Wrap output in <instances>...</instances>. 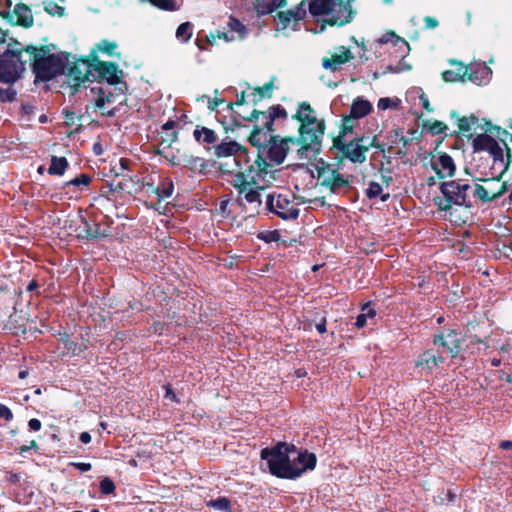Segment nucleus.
<instances>
[{"instance_id": "obj_1", "label": "nucleus", "mask_w": 512, "mask_h": 512, "mask_svg": "<svg viewBox=\"0 0 512 512\" xmlns=\"http://www.w3.org/2000/svg\"><path fill=\"white\" fill-rule=\"evenodd\" d=\"M261 458L267 461L272 475L283 479H296L316 466V456L299 451L293 444L279 442L261 450Z\"/></svg>"}, {"instance_id": "obj_2", "label": "nucleus", "mask_w": 512, "mask_h": 512, "mask_svg": "<svg viewBox=\"0 0 512 512\" xmlns=\"http://www.w3.org/2000/svg\"><path fill=\"white\" fill-rule=\"evenodd\" d=\"M268 167L266 159L259 153L253 164L236 175L234 187L238 192L237 202L246 211L259 213L262 205L261 192L265 188L259 186L258 181L268 173Z\"/></svg>"}, {"instance_id": "obj_3", "label": "nucleus", "mask_w": 512, "mask_h": 512, "mask_svg": "<svg viewBox=\"0 0 512 512\" xmlns=\"http://www.w3.org/2000/svg\"><path fill=\"white\" fill-rule=\"evenodd\" d=\"M300 122L299 137L297 143L300 145L298 153L302 159H312L320 152L321 142L325 132L324 120H319L316 111L307 102L299 104L293 116Z\"/></svg>"}, {"instance_id": "obj_4", "label": "nucleus", "mask_w": 512, "mask_h": 512, "mask_svg": "<svg viewBox=\"0 0 512 512\" xmlns=\"http://www.w3.org/2000/svg\"><path fill=\"white\" fill-rule=\"evenodd\" d=\"M26 51L33 55V73L36 81H50L63 74L68 66L67 53L46 55L45 50L28 46Z\"/></svg>"}, {"instance_id": "obj_5", "label": "nucleus", "mask_w": 512, "mask_h": 512, "mask_svg": "<svg viewBox=\"0 0 512 512\" xmlns=\"http://www.w3.org/2000/svg\"><path fill=\"white\" fill-rule=\"evenodd\" d=\"M440 191L443 197L435 198L434 201L441 211H447L451 209L453 205L465 206L467 208L472 206L469 196L471 185L466 180L458 179L442 182Z\"/></svg>"}, {"instance_id": "obj_6", "label": "nucleus", "mask_w": 512, "mask_h": 512, "mask_svg": "<svg viewBox=\"0 0 512 512\" xmlns=\"http://www.w3.org/2000/svg\"><path fill=\"white\" fill-rule=\"evenodd\" d=\"M366 140L368 138L365 136H357L349 141L342 139V137H337L334 140V146L351 162L359 164L366 161V153L370 147L377 148L382 153L390 151V147L387 148L385 144L378 142L377 136H373L368 145L364 144Z\"/></svg>"}, {"instance_id": "obj_7", "label": "nucleus", "mask_w": 512, "mask_h": 512, "mask_svg": "<svg viewBox=\"0 0 512 512\" xmlns=\"http://www.w3.org/2000/svg\"><path fill=\"white\" fill-rule=\"evenodd\" d=\"M309 12L313 16H330L331 24L337 25H344L352 19V11L344 0H311Z\"/></svg>"}, {"instance_id": "obj_8", "label": "nucleus", "mask_w": 512, "mask_h": 512, "mask_svg": "<svg viewBox=\"0 0 512 512\" xmlns=\"http://www.w3.org/2000/svg\"><path fill=\"white\" fill-rule=\"evenodd\" d=\"M265 208L283 220H295L300 210L294 197L288 194L272 193L266 197Z\"/></svg>"}, {"instance_id": "obj_9", "label": "nucleus", "mask_w": 512, "mask_h": 512, "mask_svg": "<svg viewBox=\"0 0 512 512\" xmlns=\"http://www.w3.org/2000/svg\"><path fill=\"white\" fill-rule=\"evenodd\" d=\"M317 179L332 193L338 194L350 188V182L333 165L320 160L316 164Z\"/></svg>"}, {"instance_id": "obj_10", "label": "nucleus", "mask_w": 512, "mask_h": 512, "mask_svg": "<svg viewBox=\"0 0 512 512\" xmlns=\"http://www.w3.org/2000/svg\"><path fill=\"white\" fill-rule=\"evenodd\" d=\"M25 71L20 51L6 50L0 54V82L15 83Z\"/></svg>"}, {"instance_id": "obj_11", "label": "nucleus", "mask_w": 512, "mask_h": 512, "mask_svg": "<svg viewBox=\"0 0 512 512\" xmlns=\"http://www.w3.org/2000/svg\"><path fill=\"white\" fill-rule=\"evenodd\" d=\"M11 6V0H0V15L3 19H6L11 24L20 25L25 28L33 25L32 12L27 5L22 3L15 5L12 13L9 11Z\"/></svg>"}, {"instance_id": "obj_12", "label": "nucleus", "mask_w": 512, "mask_h": 512, "mask_svg": "<svg viewBox=\"0 0 512 512\" xmlns=\"http://www.w3.org/2000/svg\"><path fill=\"white\" fill-rule=\"evenodd\" d=\"M66 70L68 82L74 89H77L81 83L95 80L94 64L88 60L80 59L74 62L68 60Z\"/></svg>"}, {"instance_id": "obj_13", "label": "nucleus", "mask_w": 512, "mask_h": 512, "mask_svg": "<svg viewBox=\"0 0 512 512\" xmlns=\"http://www.w3.org/2000/svg\"><path fill=\"white\" fill-rule=\"evenodd\" d=\"M475 151H487L493 158V167L504 166L503 149L499 143L490 135L479 134L473 139Z\"/></svg>"}, {"instance_id": "obj_14", "label": "nucleus", "mask_w": 512, "mask_h": 512, "mask_svg": "<svg viewBox=\"0 0 512 512\" xmlns=\"http://www.w3.org/2000/svg\"><path fill=\"white\" fill-rule=\"evenodd\" d=\"M286 117V110L281 105H274L270 107L266 112L254 109L249 117H243V119L248 121L261 122L264 126L268 127V129H271V127L273 128L275 119H285Z\"/></svg>"}, {"instance_id": "obj_15", "label": "nucleus", "mask_w": 512, "mask_h": 512, "mask_svg": "<svg viewBox=\"0 0 512 512\" xmlns=\"http://www.w3.org/2000/svg\"><path fill=\"white\" fill-rule=\"evenodd\" d=\"M463 340V336L460 332L456 330H448L446 333L436 335L433 343L435 345L443 346L452 357H456L460 352Z\"/></svg>"}, {"instance_id": "obj_16", "label": "nucleus", "mask_w": 512, "mask_h": 512, "mask_svg": "<svg viewBox=\"0 0 512 512\" xmlns=\"http://www.w3.org/2000/svg\"><path fill=\"white\" fill-rule=\"evenodd\" d=\"M444 361L443 357L433 349H427L419 355L415 362L416 368L421 374L428 375Z\"/></svg>"}, {"instance_id": "obj_17", "label": "nucleus", "mask_w": 512, "mask_h": 512, "mask_svg": "<svg viewBox=\"0 0 512 512\" xmlns=\"http://www.w3.org/2000/svg\"><path fill=\"white\" fill-rule=\"evenodd\" d=\"M95 80H105L108 84H118L120 77L118 67L111 62H97L94 64Z\"/></svg>"}, {"instance_id": "obj_18", "label": "nucleus", "mask_w": 512, "mask_h": 512, "mask_svg": "<svg viewBox=\"0 0 512 512\" xmlns=\"http://www.w3.org/2000/svg\"><path fill=\"white\" fill-rule=\"evenodd\" d=\"M267 157L268 159L279 165L281 164L288 152V140H279L277 136H275L270 143L266 146Z\"/></svg>"}, {"instance_id": "obj_19", "label": "nucleus", "mask_w": 512, "mask_h": 512, "mask_svg": "<svg viewBox=\"0 0 512 512\" xmlns=\"http://www.w3.org/2000/svg\"><path fill=\"white\" fill-rule=\"evenodd\" d=\"M273 128L268 129V127L264 126L261 122H257L254 126V129L249 137V142L251 145L257 147L259 150L263 148L266 149V146L270 143V141L275 137L271 135Z\"/></svg>"}, {"instance_id": "obj_20", "label": "nucleus", "mask_w": 512, "mask_h": 512, "mask_svg": "<svg viewBox=\"0 0 512 512\" xmlns=\"http://www.w3.org/2000/svg\"><path fill=\"white\" fill-rule=\"evenodd\" d=\"M461 70H463L466 80L479 85L488 81L489 75L492 73L491 69L484 64L461 66Z\"/></svg>"}, {"instance_id": "obj_21", "label": "nucleus", "mask_w": 512, "mask_h": 512, "mask_svg": "<svg viewBox=\"0 0 512 512\" xmlns=\"http://www.w3.org/2000/svg\"><path fill=\"white\" fill-rule=\"evenodd\" d=\"M351 58V51L344 46H340L338 51L330 58H323L322 66L327 70L336 71L341 65L347 63Z\"/></svg>"}, {"instance_id": "obj_22", "label": "nucleus", "mask_w": 512, "mask_h": 512, "mask_svg": "<svg viewBox=\"0 0 512 512\" xmlns=\"http://www.w3.org/2000/svg\"><path fill=\"white\" fill-rule=\"evenodd\" d=\"M306 15L305 2L302 1L295 9L279 12L277 15L279 24L283 29L290 26L291 22H298Z\"/></svg>"}, {"instance_id": "obj_23", "label": "nucleus", "mask_w": 512, "mask_h": 512, "mask_svg": "<svg viewBox=\"0 0 512 512\" xmlns=\"http://www.w3.org/2000/svg\"><path fill=\"white\" fill-rule=\"evenodd\" d=\"M435 169L440 177L453 176L455 172V164L452 157L446 153L439 156L438 162L435 164Z\"/></svg>"}, {"instance_id": "obj_24", "label": "nucleus", "mask_w": 512, "mask_h": 512, "mask_svg": "<svg viewBox=\"0 0 512 512\" xmlns=\"http://www.w3.org/2000/svg\"><path fill=\"white\" fill-rule=\"evenodd\" d=\"M371 111H372V104L368 100H366L362 97H357L356 99H354V101L351 104V108H350V114L353 117H355L357 120L365 117Z\"/></svg>"}, {"instance_id": "obj_25", "label": "nucleus", "mask_w": 512, "mask_h": 512, "mask_svg": "<svg viewBox=\"0 0 512 512\" xmlns=\"http://www.w3.org/2000/svg\"><path fill=\"white\" fill-rule=\"evenodd\" d=\"M286 0H256L255 8L258 14H270L276 9L283 7Z\"/></svg>"}, {"instance_id": "obj_26", "label": "nucleus", "mask_w": 512, "mask_h": 512, "mask_svg": "<svg viewBox=\"0 0 512 512\" xmlns=\"http://www.w3.org/2000/svg\"><path fill=\"white\" fill-rule=\"evenodd\" d=\"M474 198L479 199L481 202L486 203L499 198V193L488 191L485 184L476 183L474 187H471L470 191Z\"/></svg>"}, {"instance_id": "obj_27", "label": "nucleus", "mask_w": 512, "mask_h": 512, "mask_svg": "<svg viewBox=\"0 0 512 512\" xmlns=\"http://www.w3.org/2000/svg\"><path fill=\"white\" fill-rule=\"evenodd\" d=\"M195 140L203 144H214L217 141V135L214 130L207 127L197 126L193 132Z\"/></svg>"}, {"instance_id": "obj_28", "label": "nucleus", "mask_w": 512, "mask_h": 512, "mask_svg": "<svg viewBox=\"0 0 512 512\" xmlns=\"http://www.w3.org/2000/svg\"><path fill=\"white\" fill-rule=\"evenodd\" d=\"M68 166L69 163L65 157L52 156L50 166L48 168V173L50 175L62 176Z\"/></svg>"}, {"instance_id": "obj_29", "label": "nucleus", "mask_w": 512, "mask_h": 512, "mask_svg": "<svg viewBox=\"0 0 512 512\" xmlns=\"http://www.w3.org/2000/svg\"><path fill=\"white\" fill-rule=\"evenodd\" d=\"M451 118H455L457 120L458 129L462 133L470 132L473 126L478 122V118L475 117L474 115H471L469 117H459V115L455 111L451 112Z\"/></svg>"}, {"instance_id": "obj_30", "label": "nucleus", "mask_w": 512, "mask_h": 512, "mask_svg": "<svg viewBox=\"0 0 512 512\" xmlns=\"http://www.w3.org/2000/svg\"><path fill=\"white\" fill-rule=\"evenodd\" d=\"M241 149V146L235 142H225L217 145L215 147V154L217 157H227L237 154V152Z\"/></svg>"}, {"instance_id": "obj_31", "label": "nucleus", "mask_w": 512, "mask_h": 512, "mask_svg": "<svg viewBox=\"0 0 512 512\" xmlns=\"http://www.w3.org/2000/svg\"><path fill=\"white\" fill-rule=\"evenodd\" d=\"M174 192V184L172 180L164 179L157 188L154 189V193L158 196L159 200L166 199L172 196Z\"/></svg>"}, {"instance_id": "obj_32", "label": "nucleus", "mask_w": 512, "mask_h": 512, "mask_svg": "<svg viewBox=\"0 0 512 512\" xmlns=\"http://www.w3.org/2000/svg\"><path fill=\"white\" fill-rule=\"evenodd\" d=\"M193 35V24L190 22L181 23L176 29L175 37L181 43H187Z\"/></svg>"}, {"instance_id": "obj_33", "label": "nucleus", "mask_w": 512, "mask_h": 512, "mask_svg": "<svg viewBox=\"0 0 512 512\" xmlns=\"http://www.w3.org/2000/svg\"><path fill=\"white\" fill-rule=\"evenodd\" d=\"M382 186L375 182V181H371L369 183V186L368 188L366 189V196L369 198V199H374V198H377V197H380L381 200L383 202L387 201L390 197V194L389 193H386V194H382Z\"/></svg>"}, {"instance_id": "obj_34", "label": "nucleus", "mask_w": 512, "mask_h": 512, "mask_svg": "<svg viewBox=\"0 0 512 512\" xmlns=\"http://www.w3.org/2000/svg\"><path fill=\"white\" fill-rule=\"evenodd\" d=\"M141 2H149L152 6L164 11H178L180 5L176 0H140Z\"/></svg>"}, {"instance_id": "obj_35", "label": "nucleus", "mask_w": 512, "mask_h": 512, "mask_svg": "<svg viewBox=\"0 0 512 512\" xmlns=\"http://www.w3.org/2000/svg\"><path fill=\"white\" fill-rule=\"evenodd\" d=\"M91 182V177L87 174H80L72 180H69L64 183L63 188L73 186L77 191H83L84 188H87Z\"/></svg>"}, {"instance_id": "obj_36", "label": "nucleus", "mask_w": 512, "mask_h": 512, "mask_svg": "<svg viewBox=\"0 0 512 512\" xmlns=\"http://www.w3.org/2000/svg\"><path fill=\"white\" fill-rule=\"evenodd\" d=\"M484 184L488 191L499 193V197H501L506 190L505 184H501L498 177L485 179Z\"/></svg>"}, {"instance_id": "obj_37", "label": "nucleus", "mask_w": 512, "mask_h": 512, "mask_svg": "<svg viewBox=\"0 0 512 512\" xmlns=\"http://www.w3.org/2000/svg\"><path fill=\"white\" fill-rule=\"evenodd\" d=\"M356 121L357 119L353 117L351 114L344 116L342 119L341 132L338 137H342V139H345L348 133H352Z\"/></svg>"}, {"instance_id": "obj_38", "label": "nucleus", "mask_w": 512, "mask_h": 512, "mask_svg": "<svg viewBox=\"0 0 512 512\" xmlns=\"http://www.w3.org/2000/svg\"><path fill=\"white\" fill-rule=\"evenodd\" d=\"M443 80L446 82H456V81H465V74H463V70H461V66L457 69V71L446 70L442 73Z\"/></svg>"}, {"instance_id": "obj_39", "label": "nucleus", "mask_w": 512, "mask_h": 512, "mask_svg": "<svg viewBox=\"0 0 512 512\" xmlns=\"http://www.w3.org/2000/svg\"><path fill=\"white\" fill-rule=\"evenodd\" d=\"M176 122L173 120H168L166 123L162 125V130L167 132V138L163 141H168L169 143H173L178 138V133L174 130Z\"/></svg>"}, {"instance_id": "obj_40", "label": "nucleus", "mask_w": 512, "mask_h": 512, "mask_svg": "<svg viewBox=\"0 0 512 512\" xmlns=\"http://www.w3.org/2000/svg\"><path fill=\"white\" fill-rule=\"evenodd\" d=\"M428 130L432 135H448L449 127L445 123L435 120L428 126Z\"/></svg>"}, {"instance_id": "obj_41", "label": "nucleus", "mask_w": 512, "mask_h": 512, "mask_svg": "<svg viewBox=\"0 0 512 512\" xmlns=\"http://www.w3.org/2000/svg\"><path fill=\"white\" fill-rule=\"evenodd\" d=\"M207 505L217 510L228 511L230 509V500L226 497H218L217 499L210 500Z\"/></svg>"}, {"instance_id": "obj_42", "label": "nucleus", "mask_w": 512, "mask_h": 512, "mask_svg": "<svg viewBox=\"0 0 512 512\" xmlns=\"http://www.w3.org/2000/svg\"><path fill=\"white\" fill-rule=\"evenodd\" d=\"M280 237L277 230L264 231L258 234V238L268 244L279 241Z\"/></svg>"}, {"instance_id": "obj_43", "label": "nucleus", "mask_w": 512, "mask_h": 512, "mask_svg": "<svg viewBox=\"0 0 512 512\" xmlns=\"http://www.w3.org/2000/svg\"><path fill=\"white\" fill-rule=\"evenodd\" d=\"M16 90L12 87L0 88V102L10 103L16 99Z\"/></svg>"}, {"instance_id": "obj_44", "label": "nucleus", "mask_w": 512, "mask_h": 512, "mask_svg": "<svg viewBox=\"0 0 512 512\" xmlns=\"http://www.w3.org/2000/svg\"><path fill=\"white\" fill-rule=\"evenodd\" d=\"M99 488L102 494L109 495L114 493L116 486L112 479H110L109 477H105L100 481Z\"/></svg>"}, {"instance_id": "obj_45", "label": "nucleus", "mask_w": 512, "mask_h": 512, "mask_svg": "<svg viewBox=\"0 0 512 512\" xmlns=\"http://www.w3.org/2000/svg\"><path fill=\"white\" fill-rule=\"evenodd\" d=\"M228 26L232 31L237 32L241 37L246 33V27L236 18L230 17Z\"/></svg>"}, {"instance_id": "obj_46", "label": "nucleus", "mask_w": 512, "mask_h": 512, "mask_svg": "<svg viewBox=\"0 0 512 512\" xmlns=\"http://www.w3.org/2000/svg\"><path fill=\"white\" fill-rule=\"evenodd\" d=\"M112 101H113V94L112 93L105 94V92L102 89H100V94H99L98 98L96 99L95 105L97 108L103 109L106 103H112Z\"/></svg>"}, {"instance_id": "obj_47", "label": "nucleus", "mask_w": 512, "mask_h": 512, "mask_svg": "<svg viewBox=\"0 0 512 512\" xmlns=\"http://www.w3.org/2000/svg\"><path fill=\"white\" fill-rule=\"evenodd\" d=\"M97 47L99 51L112 55L114 50L117 48V44L108 40H102Z\"/></svg>"}, {"instance_id": "obj_48", "label": "nucleus", "mask_w": 512, "mask_h": 512, "mask_svg": "<svg viewBox=\"0 0 512 512\" xmlns=\"http://www.w3.org/2000/svg\"><path fill=\"white\" fill-rule=\"evenodd\" d=\"M393 40H394V45L401 43L403 46H405L407 48L409 47L408 43L404 39H401L400 37L395 35L393 32L387 33L385 36H383L381 38V42H383V43H388L389 41H393Z\"/></svg>"}, {"instance_id": "obj_49", "label": "nucleus", "mask_w": 512, "mask_h": 512, "mask_svg": "<svg viewBox=\"0 0 512 512\" xmlns=\"http://www.w3.org/2000/svg\"><path fill=\"white\" fill-rule=\"evenodd\" d=\"M85 226L88 237L99 238L104 236V234L100 232L99 226L97 224L91 226L88 223H85Z\"/></svg>"}, {"instance_id": "obj_50", "label": "nucleus", "mask_w": 512, "mask_h": 512, "mask_svg": "<svg viewBox=\"0 0 512 512\" xmlns=\"http://www.w3.org/2000/svg\"><path fill=\"white\" fill-rule=\"evenodd\" d=\"M272 89H273V83L269 82V83H266L263 87L256 88L255 91L259 94V97L262 98L265 96L270 97Z\"/></svg>"}, {"instance_id": "obj_51", "label": "nucleus", "mask_w": 512, "mask_h": 512, "mask_svg": "<svg viewBox=\"0 0 512 512\" xmlns=\"http://www.w3.org/2000/svg\"><path fill=\"white\" fill-rule=\"evenodd\" d=\"M3 418L6 421H11L13 419V413L9 407L0 403V419Z\"/></svg>"}, {"instance_id": "obj_52", "label": "nucleus", "mask_w": 512, "mask_h": 512, "mask_svg": "<svg viewBox=\"0 0 512 512\" xmlns=\"http://www.w3.org/2000/svg\"><path fill=\"white\" fill-rule=\"evenodd\" d=\"M394 105V102L391 98L384 97L380 98L377 104L378 109L380 110H386L391 108Z\"/></svg>"}, {"instance_id": "obj_53", "label": "nucleus", "mask_w": 512, "mask_h": 512, "mask_svg": "<svg viewBox=\"0 0 512 512\" xmlns=\"http://www.w3.org/2000/svg\"><path fill=\"white\" fill-rule=\"evenodd\" d=\"M69 465L80 470L81 472H88L92 468V465L90 463L85 462H71Z\"/></svg>"}, {"instance_id": "obj_54", "label": "nucleus", "mask_w": 512, "mask_h": 512, "mask_svg": "<svg viewBox=\"0 0 512 512\" xmlns=\"http://www.w3.org/2000/svg\"><path fill=\"white\" fill-rule=\"evenodd\" d=\"M420 91H421V93L419 95V99L421 101L422 107L426 111L431 112L432 108H431V105H430L428 97L426 96V94L421 89H420Z\"/></svg>"}, {"instance_id": "obj_55", "label": "nucleus", "mask_w": 512, "mask_h": 512, "mask_svg": "<svg viewBox=\"0 0 512 512\" xmlns=\"http://www.w3.org/2000/svg\"><path fill=\"white\" fill-rule=\"evenodd\" d=\"M50 6L52 7L51 9L46 7V11L49 12L50 14H58L59 16H62L63 13H64V8L61 7V6H58L57 4H50Z\"/></svg>"}, {"instance_id": "obj_56", "label": "nucleus", "mask_w": 512, "mask_h": 512, "mask_svg": "<svg viewBox=\"0 0 512 512\" xmlns=\"http://www.w3.org/2000/svg\"><path fill=\"white\" fill-rule=\"evenodd\" d=\"M28 426L32 431H39L42 427V423L39 419L32 418L29 420Z\"/></svg>"}, {"instance_id": "obj_57", "label": "nucleus", "mask_w": 512, "mask_h": 512, "mask_svg": "<svg viewBox=\"0 0 512 512\" xmlns=\"http://www.w3.org/2000/svg\"><path fill=\"white\" fill-rule=\"evenodd\" d=\"M424 23H425L426 28H429V29H434L438 26V21L435 18L430 17V16H426L424 18Z\"/></svg>"}, {"instance_id": "obj_58", "label": "nucleus", "mask_w": 512, "mask_h": 512, "mask_svg": "<svg viewBox=\"0 0 512 512\" xmlns=\"http://www.w3.org/2000/svg\"><path fill=\"white\" fill-rule=\"evenodd\" d=\"M164 388H165V391H166L165 398L170 399V400L175 401V402H178L177 396L174 393V391L171 388V386L170 385H165Z\"/></svg>"}, {"instance_id": "obj_59", "label": "nucleus", "mask_w": 512, "mask_h": 512, "mask_svg": "<svg viewBox=\"0 0 512 512\" xmlns=\"http://www.w3.org/2000/svg\"><path fill=\"white\" fill-rule=\"evenodd\" d=\"M367 317L364 314H359L356 318L355 326L357 328H363L367 323Z\"/></svg>"}, {"instance_id": "obj_60", "label": "nucleus", "mask_w": 512, "mask_h": 512, "mask_svg": "<svg viewBox=\"0 0 512 512\" xmlns=\"http://www.w3.org/2000/svg\"><path fill=\"white\" fill-rule=\"evenodd\" d=\"M79 440L83 444H88L91 442V435L88 432H82L79 436Z\"/></svg>"}, {"instance_id": "obj_61", "label": "nucleus", "mask_w": 512, "mask_h": 512, "mask_svg": "<svg viewBox=\"0 0 512 512\" xmlns=\"http://www.w3.org/2000/svg\"><path fill=\"white\" fill-rule=\"evenodd\" d=\"M316 329L320 334H323L326 332V320L323 319L320 323L316 325Z\"/></svg>"}, {"instance_id": "obj_62", "label": "nucleus", "mask_w": 512, "mask_h": 512, "mask_svg": "<svg viewBox=\"0 0 512 512\" xmlns=\"http://www.w3.org/2000/svg\"><path fill=\"white\" fill-rule=\"evenodd\" d=\"M499 447L503 450H509V449H512V441L510 440H505V441H502L499 445Z\"/></svg>"}, {"instance_id": "obj_63", "label": "nucleus", "mask_w": 512, "mask_h": 512, "mask_svg": "<svg viewBox=\"0 0 512 512\" xmlns=\"http://www.w3.org/2000/svg\"><path fill=\"white\" fill-rule=\"evenodd\" d=\"M387 69L392 73H399L401 71H404V68H401L400 64H397L396 66L389 65Z\"/></svg>"}, {"instance_id": "obj_64", "label": "nucleus", "mask_w": 512, "mask_h": 512, "mask_svg": "<svg viewBox=\"0 0 512 512\" xmlns=\"http://www.w3.org/2000/svg\"><path fill=\"white\" fill-rule=\"evenodd\" d=\"M446 495L448 502H453L457 496V494L452 490H448Z\"/></svg>"}]
</instances>
